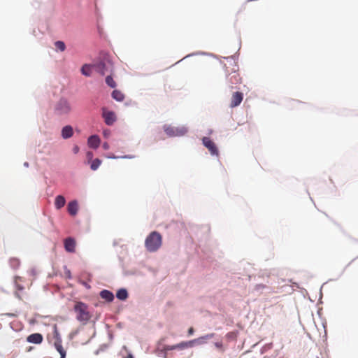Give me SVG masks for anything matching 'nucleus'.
Here are the masks:
<instances>
[{"instance_id": "1", "label": "nucleus", "mask_w": 358, "mask_h": 358, "mask_svg": "<svg viewBox=\"0 0 358 358\" xmlns=\"http://www.w3.org/2000/svg\"><path fill=\"white\" fill-rule=\"evenodd\" d=\"M162 237L157 231L151 232L145 239V246L148 251L155 252L162 245Z\"/></svg>"}, {"instance_id": "2", "label": "nucleus", "mask_w": 358, "mask_h": 358, "mask_svg": "<svg viewBox=\"0 0 358 358\" xmlns=\"http://www.w3.org/2000/svg\"><path fill=\"white\" fill-rule=\"evenodd\" d=\"M73 310L76 313V319L83 322L87 323L91 318V314L88 310V306L83 302H76L74 305Z\"/></svg>"}, {"instance_id": "3", "label": "nucleus", "mask_w": 358, "mask_h": 358, "mask_svg": "<svg viewBox=\"0 0 358 358\" xmlns=\"http://www.w3.org/2000/svg\"><path fill=\"white\" fill-rule=\"evenodd\" d=\"M71 110V103L65 98H61L54 106V113L59 116L68 115Z\"/></svg>"}, {"instance_id": "4", "label": "nucleus", "mask_w": 358, "mask_h": 358, "mask_svg": "<svg viewBox=\"0 0 358 358\" xmlns=\"http://www.w3.org/2000/svg\"><path fill=\"white\" fill-rule=\"evenodd\" d=\"M213 336H214L213 334H210L205 335L203 336H201L200 338H196V339H194V340H192L189 341H183L178 344H176V349H178V350H184L185 348H192L194 345H199V344L203 343V341H202L203 340L210 339V338H213Z\"/></svg>"}, {"instance_id": "5", "label": "nucleus", "mask_w": 358, "mask_h": 358, "mask_svg": "<svg viewBox=\"0 0 358 358\" xmlns=\"http://www.w3.org/2000/svg\"><path fill=\"white\" fill-rule=\"evenodd\" d=\"M53 334H54L53 343H52L53 346L55 347V350L60 355V358H66V348H64V346L62 345V340L61 336L56 327L55 328Z\"/></svg>"}, {"instance_id": "6", "label": "nucleus", "mask_w": 358, "mask_h": 358, "mask_svg": "<svg viewBox=\"0 0 358 358\" xmlns=\"http://www.w3.org/2000/svg\"><path fill=\"white\" fill-rule=\"evenodd\" d=\"M231 65L233 66L232 69L234 71L229 74L228 80L230 84L229 87L231 88H234V85H236L241 83V78L239 73H238L237 70L235 69L238 67V66L235 63L231 64Z\"/></svg>"}, {"instance_id": "7", "label": "nucleus", "mask_w": 358, "mask_h": 358, "mask_svg": "<svg viewBox=\"0 0 358 358\" xmlns=\"http://www.w3.org/2000/svg\"><path fill=\"white\" fill-rule=\"evenodd\" d=\"M164 129L166 134L169 136H182L187 131V129L185 127L175 128L171 126H164Z\"/></svg>"}, {"instance_id": "8", "label": "nucleus", "mask_w": 358, "mask_h": 358, "mask_svg": "<svg viewBox=\"0 0 358 358\" xmlns=\"http://www.w3.org/2000/svg\"><path fill=\"white\" fill-rule=\"evenodd\" d=\"M203 145L209 150L212 155L218 156L219 152L215 143L210 140L208 137H203L202 138Z\"/></svg>"}, {"instance_id": "9", "label": "nucleus", "mask_w": 358, "mask_h": 358, "mask_svg": "<svg viewBox=\"0 0 358 358\" xmlns=\"http://www.w3.org/2000/svg\"><path fill=\"white\" fill-rule=\"evenodd\" d=\"M102 116L107 125H112L116 121L115 113L108 110L106 108H102Z\"/></svg>"}, {"instance_id": "10", "label": "nucleus", "mask_w": 358, "mask_h": 358, "mask_svg": "<svg viewBox=\"0 0 358 358\" xmlns=\"http://www.w3.org/2000/svg\"><path fill=\"white\" fill-rule=\"evenodd\" d=\"M243 99V94L240 92H234L232 94L230 103V107L234 108L241 104Z\"/></svg>"}, {"instance_id": "11", "label": "nucleus", "mask_w": 358, "mask_h": 358, "mask_svg": "<svg viewBox=\"0 0 358 358\" xmlns=\"http://www.w3.org/2000/svg\"><path fill=\"white\" fill-rule=\"evenodd\" d=\"M43 340V336L39 333H34L27 336V341L31 343L40 344Z\"/></svg>"}, {"instance_id": "12", "label": "nucleus", "mask_w": 358, "mask_h": 358, "mask_svg": "<svg viewBox=\"0 0 358 358\" xmlns=\"http://www.w3.org/2000/svg\"><path fill=\"white\" fill-rule=\"evenodd\" d=\"M64 248L67 252H73L76 248V241L73 238H67L64 240Z\"/></svg>"}, {"instance_id": "13", "label": "nucleus", "mask_w": 358, "mask_h": 358, "mask_svg": "<svg viewBox=\"0 0 358 358\" xmlns=\"http://www.w3.org/2000/svg\"><path fill=\"white\" fill-rule=\"evenodd\" d=\"M95 71L101 75H104L108 71V66L103 62H99L92 66Z\"/></svg>"}, {"instance_id": "14", "label": "nucleus", "mask_w": 358, "mask_h": 358, "mask_svg": "<svg viewBox=\"0 0 358 358\" xmlns=\"http://www.w3.org/2000/svg\"><path fill=\"white\" fill-rule=\"evenodd\" d=\"M87 143L89 147L96 149L99 146L100 138L96 135H93L89 137Z\"/></svg>"}, {"instance_id": "15", "label": "nucleus", "mask_w": 358, "mask_h": 358, "mask_svg": "<svg viewBox=\"0 0 358 358\" xmlns=\"http://www.w3.org/2000/svg\"><path fill=\"white\" fill-rule=\"evenodd\" d=\"M73 134V127L70 125L64 127L62 129V136L63 138L66 139L71 138Z\"/></svg>"}, {"instance_id": "16", "label": "nucleus", "mask_w": 358, "mask_h": 358, "mask_svg": "<svg viewBox=\"0 0 358 358\" xmlns=\"http://www.w3.org/2000/svg\"><path fill=\"white\" fill-rule=\"evenodd\" d=\"M68 212L71 215H76L78 210V206L76 201H72L68 204Z\"/></svg>"}, {"instance_id": "17", "label": "nucleus", "mask_w": 358, "mask_h": 358, "mask_svg": "<svg viewBox=\"0 0 358 358\" xmlns=\"http://www.w3.org/2000/svg\"><path fill=\"white\" fill-rule=\"evenodd\" d=\"M100 296L108 302H110L114 299L113 294L111 292L106 289L102 290L100 292Z\"/></svg>"}, {"instance_id": "18", "label": "nucleus", "mask_w": 358, "mask_h": 358, "mask_svg": "<svg viewBox=\"0 0 358 358\" xmlns=\"http://www.w3.org/2000/svg\"><path fill=\"white\" fill-rule=\"evenodd\" d=\"M66 203L65 198L62 195H58L55 198V206L57 209H60L64 206Z\"/></svg>"}, {"instance_id": "19", "label": "nucleus", "mask_w": 358, "mask_h": 358, "mask_svg": "<svg viewBox=\"0 0 358 358\" xmlns=\"http://www.w3.org/2000/svg\"><path fill=\"white\" fill-rule=\"evenodd\" d=\"M112 97L117 101H122L124 99V94L121 91L115 90L112 92Z\"/></svg>"}, {"instance_id": "20", "label": "nucleus", "mask_w": 358, "mask_h": 358, "mask_svg": "<svg viewBox=\"0 0 358 358\" xmlns=\"http://www.w3.org/2000/svg\"><path fill=\"white\" fill-rule=\"evenodd\" d=\"M116 296L120 300H125L128 297L127 291L125 289H120L117 291Z\"/></svg>"}, {"instance_id": "21", "label": "nucleus", "mask_w": 358, "mask_h": 358, "mask_svg": "<svg viewBox=\"0 0 358 358\" xmlns=\"http://www.w3.org/2000/svg\"><path fill=\"white\" fill-rule=\"evenodd\" d=\"M92 66L88 64H84L81 68V72L86 76H90L92 73Z\"/></svg>"}, {"instance_id": "22", "label": "nucleus", "mask_w": 358, "mask_h": 358, "mask_svg": "<svg viewBox=\"0 0 358 358\" xmlns=\"http://www.w3.org/2000/svg\"><path fill=\"white\" fill-rule=\"evenodd\" d=\"M106 83L109 87L112 88H114L116 86V83L115 82L111 76H108L106 78Z\"/></svg>"}, {"instance_id": "23", "label": "nucleus", "mask_w": 358, "mask_h": 358, "mask_svg": "<svg viewBox=\"0 0 358 358\" xmlns=\"http://www.w3.org/2000/svg\"><path fill=\"white\" fill-rule=\"evenodd\" d=\"M101 164V161L100 159H95L92 161V162L91 164V169L93 171H95L99 168V166H100Z\"/></svg>"}, {"instance_id": "24", "label": "nucleus", "mask_w": 358, "mask_h": 358, "mask_svg": "<svg viewBox=\"0 0 358 358\" xmlns=\"http://www.w3.org/2000/svg\"><path fill=\"white\" fill-rule=\"evenodd\" d=\"M56 48L59 49L60 51H64L66 48V45L64 42L58 41L55 43Z\"/></svg>"}, {"instance_id": "25", "label": "nucleus", "mask_w": 358, "mask_h": 358, "mask_svg": "<svg viewBox=\"0 0 358 358\" xmlns=\"http://www.w3.org/2000/svg\"><path fill=\"white\" fill-rule=\"evenodd\" d=\"M176 350V345H164V351H171V350Z\"/></svg>"}, {"instance_id": "26", "label": "nucleus", "mask_w": 358, "mask_h": 358, "mask_svg": "<svg viewBox=\"0 0 358 358\" xmlns=\"http://www.w3.org/2000/svg\"><path fill=\"white\" fill-rule=\"evenodd\" d=\"M215 345L216 346V348L223 350V349H222V342H217V343H215Z\"/></svg>"}, {"instance_id": "27", "label": "nucleus", "mask_w": 358, "mask_h": 358, "mask_svg": "<svg viewBox=\"0 0 358 358\" xmlns=\"http://www.w3.org/2000/svg\"><path fill=\"white\" fill-rule=\"evenodd\" d=\"M103 134L104 137L108 138L110 136V131L109 130H105Z\"/></svg>"}, {"instance_id": "28", "label": "nucleus", "mask_w": 358, "mask_h": 358, "mask_svg": "<svg viewBox=\"0 0 358 358\" xmlns=\"http://www.w3.org/2000/svg\"><path fill=\"white\" fill-rule=\"evenodd\" d=\"M73 151L75 154L78 153L79 151V148L78 145H75L73 148Z\"/></svg>"}, {"instance_id": "29", "label": "nucleus", "mask_w": 358, "mask_h": 358, "mask_svg": "<svg viewBox=\"0 0 358 358\" xmlns=\"http://www.w3.org/2000/svg\"><path fill=\"white\" fill-rule=\"evenodd\" d=\"M194 332V328L193 327H190L189 329H188V334L189 335H192Z\"/></svg>"}, {"instance_id": "30", "label": "nucleus", "mask_w": 358, "mask_h": 358, "mask_svg": "<svg viewBox=\"0 0 358 358\" xmlns=\"http://www.w3.org/2000/svg\"><path fill=\"white\" fill-rule=\"evenodd\" d=\"M103 149H105V150H108V149L109 148V145H108V144L107 143H104L103 144Z\"/></svg>"}, {"instance_id": "31", "label": "nucleus", "mask_w": 358, "mask_h": 358, "mask_svg": "<svg viewBox=\"0 0 358 358\" xmlns=\"http://www.w3.org/2000/svg\"><path fill=\"white\" fill-rule=\"evenodd\" d=\"M92 156H93L92 152H87V157H88V158L92 159Z\"/></svg>"}, {"instance_id": "32", "label": "nucleus", "mask_w": 358, "mask_h": 358, "mask_svg": "<svg viewBox=\"0 0 358 358\" xmlns=\"http://www.w3.org/2000/svg\"><path fill=\"white\" fill-rule=\"evenodd\" d=\"M127 358H134V357H133L131 354H129V355L127 357Z\"/></svg>"}]
</instances>
